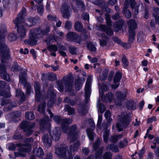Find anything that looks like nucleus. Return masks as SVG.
<instances>
[{
	"label": "nucleus",
	"mask_w": 159,
	"mask_h": 159,
	"mask_svg": "<svg viewBox=\"0 0 159 159\" xmlns=\"http://www.w3.org/2000/svg\"><path fill=\"white\" fill-rule=\"evenodd\" d=\"M102 149H100V151L97 153L95 158L96 159H100L101 158V155L102 153Z\"/></svg>",
	"instance_id": "40"
},
{
	"label": "nucleus",
	"mask_w": 159,
	"mask_h": 159,
	"mask_svg": "<svg viewBox=\"0 0 159 159\" xmlns=\"http://www.w3.org/2000/svg\"><path fill=\"white\" fill-rule=\"evenodd\" d=\"M82 16L83 19L85 20H89V15L87 13H84L82 14Z\"/></svg>",
	"instance_id": "49"
},
{
	"label": "nucleus",
	"mask_w": 159,
	"mask_h": 159,
	"mask_svg": "<svg viewBox=\"0 0 159 159\" xmlns=\"http://www.w3.org/2000/svg\"><path fill=\"white\" fill-rule=\"evenodd\" d=\"M89 121L91 126V128L87 129V133L89 139L92 140L93 139L94 134L93 131L95 128V124L92 119H90Z\"/></svg>",
	"instance_id": "11"
},
{
	"label": "nucleus",
	"mask_w": 159,
	"mask_h": 159,
	"mask_svg": "<svg viewBox=\"0 0 159 159\" xmlns=\"http://www.w3.org/2000/svg\"><path fill=\"white\" fill-rule=\"evenodd\" d=\"M23 21L22 22L20 21V23L19 22L17 26L16 25L17 27L18 34L20 37L21 39L23 38L25 35L26 31L23 25H25L28 27H31L35 24L36 19L32 18H30L25 19L24 22Z\"/></svg>",
	"instance_id": "2"
},
{
	"label": "nucleus",
	"mask_w": 159,
	"mask_h": 159,
	"mask_svg": "<svg viewBox=\"0 0 159 159\" xmlns=\"http://www.w3.org/2000/svg\"><path fill=\"white\" fill-rule=\"evenodd\" d=\"M111 141L113 142H116L117 141V137L116 136L112 137H111Z\"/></svg>",
	"instance_id": "63"
},
{
	"label": "nucleus",
	"mask_w": 159,
	"mask_h": 159,
	"mask_svg": "<svg viewBox=\"0 0 159 159\" xmlns=\"http://www.w3.org/2000/svg\"><path fill=\"white\" fill-rule=\"evenodd\" d=\"M48 20H54L56 21V17L55 16H53L51 15H48Z\"/></svg>",
	"instance_id": "46"
},
{
	"label": "nucleus",
	"mask_w": 159,
	"mask_h": 159,
	"mask_svg": "<svg viewBox=\"0 0 159 159\" xmlns=\"http://www.w3.org/2000/svg\"><path fill=\"white\" fill-rule=\"evenodd\" d=\"M102 120V116L101 115L98 116V120L97 123V126H99L101 124Z\"/></svg>",
	"instance_id": "50"
},
{
	"label": "nucleus",
	"mask_w": 159,
	"mask_h": 159,
	"mask_svg": "<svg viewBox=\"0 0 159 159\" xmlns=\"http://www.w3.org/2000/svg\"><path fill=\"white\" fill-rule=\"evenodd\" d=\"M126 17L128 18H130L131 16V13L130 11L127 10L125 12Z\"/></svg>",
	"instance_id": "55"
},
{
	"label": "nucleus",
	"mask_w": 159,
	"mask_h": 159,
	"mask_svg": "<svg viewBox=\"0 0 159 159\" xmlns=\"http://www.w3.org/2000/svg\"><path fill=\"white\" fill-rule=\"evenodd\" d=\"M38 11L40 15H42L43 12V6L42 4H40L38 5Z\"/></svg>",
	"instance_id": "28"
},
{
	"label": "nucleus",
	"mask_w": 159,
	"mask_h": 159,
	"mask_svg": "<svg viewBox=\"0 0 159 159\" xmlns=\"http://www.w3.org/2000/svg\"><path fill=\"white\" fill-rule=\"evenodd\" d=\"M69 108V109H68V113H69V114H70L73 113L74 112V109L73 108H71V107Z\"/></svg>",
	"instance_id": "61"
},
{
	"label": "nucleus",
	"mask_w": 159,
	"mask_h": 159,
	"mask_svg": "<svg viewBox=\"0 0 159 159\" xmlns=\"http://www.w3.org/2000/svg\"><path fill=\"white\" fill-rule=\"evenodd\" d=\"M60 132H58L57 134H55L52 136V138L56 141L60 139Z\"/></svg>",
	"instance_id": "36"
},
{
	"label": "nucleus",
	"mask_w": 159,
	"mask_h": 159,
	"mask_svg": "<svg viewBox=\"0 0 159 159\" xmlns=\"http://www.w3.org/2000/svg\"><path fill=\"white\" fill-rule=\"evenodd\" d=\"M66 37L68 40L71 41L76 42L79 43H80V42H78L77 40L80 38V37L75 33L69 32L66 35Z\"/></svg>",
	"instance_id": "15"
},
{
	"label": "nucleus",
	"mask_w": 159,
	"mask_h": 159,
	"mask_svg": "<svg viewBox=\"0 0 159 159\" xmlns=\"http://www.w3.org/2000/svg\"><path fill=\"white\" fill-rule=\"evenodd\" d=\"M101 27L102 29L106 32L107 35L111 36L113 35V31L110 27L103 25H101Z\"/></svg>",
	"instance_id": "17"
},
{
	"label": "nucleus",
	"mask_w": 159,
	"mask_h": 159,
	"mask_svg": "<svg viewBox=\"0 0 159 159\" xmlns=\"http://www.w3.org/2000/svg\"><path fill=\"white\" fill-rule=\"evenodd\" d=\"M106 19L107 24L109 25L111 23V20L110 18V16L108 14L105 15Z\"/></svg>",
	"instance_id": "42"
},
{
	"label": "nucleus",
	"mask_w": 159,
	"mask_h": 159,
	"mask_svg": "<svg viewBox=\"0 0 159 159\" xmlns=\"http://www.w3.org/2000/svg\"><path fill=\"white\" fill-rule=\"evenodd\" d=\"M116 0H109L108 3L111 5H113L116 4Z\"/></svg>",
	"instance_id": "58"
},
{
	"label": "nucleus",
	"mask_w": 159,
	"mask_h": 159,
	"mask_svg": "<svg viewBox=\"0 0 159 159\" xmlns=\"http://www.w3.org/2000/svg\"><path fill=\"white\" fill-rule=\"evenodd\" d=\"M26 118L30 120H33L34 118V115L33 113L32 112H28L26 113Z\"/></svg>",
	"instance_id": "26"
},
{
	"label": "nucleus",
	"mask_w": 159,
	"mask_h": 159,
	"mask_svg": "<svg viewBox=\"0 0 159 159\" xmlns=\"http://www.w3.org/2000/svg\"><path fill=\"white\" fill-rule=\"evenodd\" d=\"M71 23L70 22L67 21L65 24V27L66 29H69L71 26Z\"/></svg>",
	"instance_id": "51"
},
{
	"label": "nucleus",
	"mask_w": 159,
	"mask_h": 159,
	"mask_svg": "<svg viewBox=\"0 0 159 159\" xmlns=\"http://www.w3.org/2000/svg\"><path fill=\"white\" fill-rule=\"evenodd\" d=\"M122 143L123 144V145L121 146L122 147H124L125 146H126L128 144V141L127 140L125 139L124 140V141L122 142Z\"/></svg>",
	"instance_id": "62"
},
{
	"label": "nucleus",
	"mask_w": 159,
	"mask_h": 159,
	"mask_svg": "<svg viewBox=\"0 0 159 159\" xmlns=\"http://www.w3.org/2000/svg\"><path fill=\"white\" fill-rule=\"evenodd\" d=\"M76 129V126L75 125L72 126L70 128V131L68 134V137L69 139H70L71 142H73L74 141V139H75L78 137V134L75 131Z\"/></svg>",
	"instance_id": "8"
},
{
	"label": "nucleus",
	"mask_w": 159,
	"mask_h": 159,
	"mask_svg": "<svg viewBox=\"0 0 159 159\" xmlns=\"http://www.w3.org/2000/svg\"><path fill=\"white\" fill-rule=\"evenodd\" d=\"M153 11L152 15L153 16H154V14L155 16H157V15L159 14V8L154 7L153 8Z\"/></svg>",
	"instance_id": "39"
},
{
	"label": "nucleus",
	"mask_w": 159,
	"mask_h": 159,
	"mask_svg": "<svg viewBox=\"0 0 159 159\" xmlns=\"http://www.w3.org/2000/svg\"><path fill=\"white\" fill-rule=\"evenodd\" d=\"M34 89L35 91V93L36 95V97H37L39 95L40 93V87L39 84V83L36 82L34 86Z\"/></svg>",
	"instance_id": "24"
},
{
	"label": "nucleus",
	"mask_w": 159,
	"mask_h": 159,
	"mask_svg": "<svg viewBox=\"0 0 159 159\" xmlns=\"http://www.w3.org/2000/svg\"><path fill=\"white\" fill-rule=\"evenodd\" d=\"M5 70L6 68L4 65L1 64L0 66V74L3 79L9 81L10 79L9 75L7 74Z\"/></svg>",
	"instance_id": "14"
},
{
	"label": "nucleus",
	"mask_w": 159,
	"mask_h": 159,
	"mask_svg": "<svg viewBox=\"0 0 159 159\" xmlns=\"http://www.w3.org/2000/svg\"><path fill=\"white\" fill-rule=\"evenodd\" d=\"M109 133V131L108 130H106L104 133L103 137L105 142H106L107 140L108 136Z\"/></svg>",
	"instance_id": "37"
},
{
	"label": "nucleus",
	"mask_w": 159,
	"mask_h": 159,
	"mask_svg": "<svg viewBox=\"0 0 159 159\" xmlns=\"http://www.w3.org/2000/svg\"><path fill=\"white\" fill-rule=\"evenodd\" d=\"M114 40L117 43L120 44H122L121 43H122L121 42L120 40L119 39H118L117 38L115 37L114 39Z\"/></svg>",
	"instance_id": "64"
},
{
	"label": "nucleus",
	"mask_w": 159,
	"mask_h": 159,
	"mask_svg": "<svg viewBox=\"0 0 159 159\" xmlns=\"http://www.w3.org/2000/svg\"><path fill=\"white\" fill-rule=\"evenodd\" d=\"M54 120L57 123H59L61 121L62 122L61 126L63 128V132L65 133V129H68L67 125L70 124L72 122V120L70 119H67L62 120L58 116H55L54 117Z\"/></svg>",
	"instance_id": "4"
},
{
	"label": "nucleus",
	"mask_w": 159,
	"mask_h": 159,
	"mask_svg": "<svg viewBox=\"0 0 159 159\" xmlns=\"http://www.w3.org/2000/svg\"><path fill=\"white\" fill-rule=\"evenodd\" d=\"M33 139L31 138H30L27 139L25 143V145H22L21 144H18V146L20 147L18 151L15 153V155L16 157H25L26 153L29 152L31 150V147L28 142H32Z\"/></svg>",
	"instance_id": "3"
},
{
	"label": "nucleus",
	"mask_w": 159,
	"mask_h": 159,
	"mask_svg": "<svg viewBox=\"0 0 159 159\" xmlns=\"http://www.w3.org/2000/svg\"><path fill=\"white\" fill-rule=\"evenodd\" d=\"M33 154L39 157H41L43 155L42 149L39 148H34L33 151Z\"/></svg>",
	"instance_id": "20"
},
{
	"label": "nucleus",
	"mask_w": 159,
	"mask_h": 159,
	"mask_svg": "<svg viewBox=\"0 0 159 159\" xmlns=\"http://www.w3.org/2000/svg\"><path fill=\"white\" fill-rule=\"evenodd\" d=\"M122 62L124 66H127L129 65V62L126 58L125 57H123L122 58Z\"/></svg>",
	"instance_id": "41"
},
{
	"label": "nucleus",
	"mask_w": 159,
	"mask_h": 159,
	"mask_svg": "<svg viewBox=\"0 0 159 159\" xmlns=\"http://www.w3.org/2000/svg\"><path fill=\"white\" fill-rule=\"evenodd\" d=\"M55 153L60 157L66 158L68 159H70L71 154L69 151H66L64 148L56 149Z\"/></svg>",
	"instance_id": "6"
},
{
	"label": "nucleus",
	"mask_w": 159,
	"mask_h": 159,
	"mask_svg": "<svg viewBox=\"0 0 159 159\" xmlns=\"http://www.w3.org/2000/svg\"><path fill=\"white\" fill-rule=\"evenodd\" d=\"M129 26V38L133 39L135 36L134 30L136 28V24L134 20H130L128 23Z\"/></svg>",
	"instance_id": "7"
},
{
	"label": "nucleus",
	"mask_w": 159,
	"mask_h": 159,
	"mask_svg": "<svg viewBox=\"0 0 159 159\" xmlns=\"http://www.w3.org/2000/svg\"><path fill=\"white\" fill-rule=\"evenodd\" d=\"M0 51L7 52L8 51V49L6 45L4 44H0Z\"/></svg>",
	"instance_id": "25"
},
{
	"label": "nucleus",
	"mask_w": 159,
	"mask_h": 159,
	"mask_svg": "<svg viewBox=\"0 0 159 159\" xmlns=\"http://www.w3.org/2000/svg\"><path fill=\"white\" fill-rule=\"evenodd\" d=\"M144 103L143 101H141L139 104V108L140 109H141L143 108V107L144 105Z\"/></svg>",
	"instance_id": "60"
},
{
	"label": "nucleus",
	"mask_w": 159,
	"mask_h": 159,
	"mask_svg": "<svg viewBox=\"0 0 159 159\" xmlns=\"http://www.w3.org/2000/svg\"><path fill=\"white\" fill-rule=\"evenodd\" d=\"M156 118L155 116H154L153 117L150 118H148V123H151L156 120Z\"/></svg>",
	"instance_id": "54"
},
{
	"label": "nucleus",
	"mask_w": 159,
	"mask_h": 159,
	"mask_svg": "<svg viewBox=\"0 0 159 159\" xmlns=\"http://www.w3.org/2000/svg\"><path fill=\"white\" fill-rule=\"evenodd\" d=\"M50 30V28L48 26L43 31L40 28L31 29L30 33L29 44L31 45L36 44L38 39L42 37V35H47Z\"/></svg>",
	"instance_id": "1"
},
{
	"label": "nucleus",
	"mask_w": 159,
	"mask_h": 159,
	"mask_svg": "<svg viewBox=\"0 0 159 159\" xmlns=\"http://www.w3.org/2000/svg\"><path fill=\"white\" fill-rule=\"evenodd\" d=\"M111 154L110 153L106 152L104 155L103 159H111Z\"/></svg>",
	"instance_id": "38"
},
{
	"label": "nucleus",
	"mask_w": 159,
	"mask_h": 159,
	"mask_svg": "<svg viewBox=\"0 0 159 159\" xmlns=\"http://www.w3.org/2000/svg\"><path fill=\"white\" fill-rule=\"evenodd\" d=\"M101 39H99L101 45L103 46L106 45L107 43V37L103 34L98 35Z\"/></svg>",
	"instance_id": "18"
},
{
	"label": "nucleus",
	"mask_w": 159,
	"mask_h": 159,
	"mask_svg": "<svg viewBox=\"0 0 159 159\" xmlns=\"http://www.w3.org/2000/svg\"><path fill=\"white\" fill-rule=\"evenodd\" d=\"M155 19V20L156 23L159 25V16L158 15H157V16H155L154 14L153 16Z\"/></svg>",
	"instance_id": "56"
},
{
	"label": "nucleus",
	"mask_w": 159,
	"mask_h": 159,
	"mask_svg": "<svg viewBox=\"0 0 159 159\" xmlns=\"http://www.w3.org/2000/svg\"><path fill=\"white\" fill-rule=\"evenodd\" d=\"M88 58L90 60V61L93 63H94L97 62L98 61V59L96 58H91V57L89 56L88 57Z\"/></svg>",
	"instance_id": "48"
},
{
	"label": "nucleus",
	"mask_w": 159,
	"mask_h": 159,
	"mask_svg": "<svg viewBox=\"0 0 159 159\" xmlns=\"http://www.w3.org/2000/svg\"><path fill=\"white\" fill-rule=\"evenodd\" d=\"M25 75H26V72H25L24 73H20L19 75L20 77V82H23L24 81L25 82L26 80L25 79Z\"/></svg>",
	"instance_id": "30"
},
{
	"label": "nucleus",
	"mask_w": 159,
	"mask_h": 159,
	"mask_svg": "<svg viewBox=\"0 0 159 159\" xmlns=\"http://www.w3.org/2000/svg\"><path fill=\"white\" fill-rule=\"evenodd\" d=\"M43 142L46 146L48 147L50 146L52 143L51 140L48 138V136L47 135H45L43 138Z\"/></svg>",
	"instance_id": "22"
},
{
	"label": "nucleus",
	"mask_w": 159,
	"mask_h": 159,
	"mask_svg": "<svg viewBox=\"0 0 159 159\" xmlns=\"http://www.w3.org/2000/svg\"><path fill=\"white\" fill-rule=\"evenodd\" d=\"M82 85L78 82H76L75 84V89L76 90H79L81 88Z\"/></svg>",
	"instance_id": "47"
},
{
	"label": "nucleus",
	"mask_w": 159,
	"mask_h": 159,
	"mask_svg": "<svg viewBox=\"0 0 159 159\" xmlns=\"http://www.w3.org/2000/svg\"><path fill=\"white\" fill-rule=\"evenodd\" d=\"M99 93L100 96H101V98L102 100L103 101V97H102V93L104 91H105L107 89V87L103 85L102 86L99 85Z\"/></svg>",
	"instance_id": "21"
},
{
	"label": "nucleus",
	"mask_w": 159,
	"mask_h": 159,
	"mask_svg": "<svg viewBox=\"0 0 159 159\" xmlns=\"http://www.w3.org/2000/svg\"><path fill=\"white\" fill-rule=\"evenodd\" d=\"M122 77L121 73L119 72H116L114 77L113 81L114 84L112 85V89H115L118 87L119 86V82Z\"/></svg>",
	"instance_id": "13"
},
{
	"label": "nucleus",
	"mask_w": 159,
	"mask_h": 159,
	"mask_svg": "<svg viewBox=\"0 0 159 159\" xmlns=\"http://www.w3.org/2000/svg\"><path fill=\"white\" fill-rule=\"evenodd\" d=\"M88 48L93 51H95L96 50V48L91 43H89L87 46Z\"/></svg>",
	"instance_id": "35"
},
{
	"label": "nucleus",
	"mask_w": 159,
	"mask_h": 159,
	"mask_svg": "<svg viewBox=\"0 0 159 159\" xmlns=\"http://www.w3.org/2000/svg\"><path fill=\"white\" fill-rule=\"evenodd\" d=\"M45 104H44L42 105L39 106L38 110L40 112H43L45 109Z\"/></svg>",
	"instance_id": "44"
},
{
	"label": "nucleus",
	"mask_w": 159,
	"mask_h": 159,
	"mask_svg": "<svg viewBox=\"0 0 159 159\" xmlns=\"http://www.w3.org/2000/svg\"><path fill=\"white\" fill-rule=\"evenodd\" d=\"M21 125H22V128H24V127L28 125V122L26 121H23Z\"/></svg>",
	"instance_id": "59"
},
{
	"label": "nucleus",
	"mask_w": 159,
	"mask_h": 159,
	"mask_svg": "<svg viewBox=\"0 0 159 159\" xmlns=\"http://www.w3.org/2000/svg\"><path fill=\"white\" fill-rule=\"evenodd\" d=\"M20 52L21 53H23L24 54H27L29 52V50L27 48H25L23 50L22 49H21L20 50Z\"/></svg>",
	"instance_id": "52"
},
{
	"label": "nucleus",
	"mask_w": 159,
	"mask_h": 159,
	"mask_svg": "<svg viewBox=\"0 0 159 159\" xmlns=\"http://www.w3.org/2000/svg\"><path fill=\"white\" fill-rule=\"evenodd\" d=\"M130 122L129 120L125 118H124L122 120H120L116 124V127L119 131H121L123 127L126 126L129 124Z\"/></svg>",
	"instance_id": "10"
},
{
	"label": "nucleus",
	"mask_w": 159,
	"mask_h": 159,
	"mask_svg": "<svg viewBox=\"0 0 159 159\" xmlns=\"http://www.w3.org/2000/svg\"><path fill=\"white\" fill-rule=\"evenodd\" d=\"M110 149L114 152H117L118 151V149L116 146L114 145H111Z\"/></svg>",
	"instance_id": "43"
},
{
	"label": "nucleus",
	"mask_w": 159,
	"mask_h": 159,
	"mask_svg": "<svg viewBox=\"0 0 159 159\" xmlns=\"http://www.w3.org/2000/svg\"><path fill=\"white\" fill-rule=\"evenodd\" d=\"M8 38L10 41H12L16 40V36L15 34L11 33L8 34Z\"/></svg>",
	"instance_id": "29"
},
{
	"label": "nucleus",
	"mask_w": 159,
	"mask_h": 159,
	"mask_svg": "<svg viewBox=\"0 0 159 159\" xmlns=\"http://www.w3.org/2000/svg\"><path fill=\"white\" fill-rule=\"evenodd\" d=\"M116 95L118 102H121L126 97V93L125 92L121 93L120 92H117Z\"/></svg>",
	"instance_id": "19"
},
{
	"label": "nucleus",
	"mask_w": 159,
	"mask_h": 159,
	"mask_svg": "<svg viewBox=\"0 0 159 159\" xmlns=\"http://www.w3.org/2000/svg\"><path fill=\"white\" fill-rule=\"evenodd\" d=\"M69 50L71 54H75L76 53V48L73 47H70V48Z\"/></svg>",
	"instance_id": "45"
},
{
	"label": "nucleus",
	"mask_w": 159,
	"mask_h": 159,
	"mask_svg": "<svg viewBox=\"0 0 159 159\" xmlns=\"http://www.w3.org/2000/svg\"><path fill=\"white\" fill-rule=\"evenodd\" d=\"M54 35H50L46 40V42L47 44L51 43H53L54 41H57L58 39V37L62 36L63 33L62 32H60L55 30L53 32Z\"/></svg>",
	"instance_id": "5"
},
{
	"label": "nucleus",
	"mask_w": 159,
	"mask_h": 159,
	"mask_svg": "<svg viewBox=\"0 0 159 159\" xmlns=\"http://www.w3.org/2000/svg\"><path fill=\"white\" fill-rule=\"evenodd\" d=\"M89 78H90V77H89L88 79ZM90 86V82L88 79L87 81L85 88V97L88 99H89L91 93Z\"/></svg>",
	"instance_id": "16"
},
{
	"label": "nucleus",
	"mask_w": 159,
	"mask_h": 159,
	"mask_svg": "<svg viewBox=\"0 0 159 159\" xmlns=\"http://www.w3.org/2000/svg\"><path fill=\"white\" fill-rule=\"evenodd\" d=\"M68 81L66 83V87L67 89L68 88V87H69V88L71 89L72 87V83L69 80V79L68 78Z\"/></svg>",
	"instance_id": "53"
},
{
	"label": "nucleus",
	"mask_w": 159,
	"mask_h": 159,
	"mask_svg": "<svg viewBox=\"0 0 159 159\" xmlns=\"http://www.w3.org/2000/svg\"><path fill=\"white\" fill-rule=\"evenodd\" d=\"M48 49L50 51H56L57 50V48L56 45H50L48 46Z\"/></svg>",
	"instance_id": "31"
},
{
	"label": "nucleus",
	"mask_w": 159,
	"mask_h": 159,
	"mask_svg": "<svg viewBox=\"0 0 159 159\" xmlns=\"http://www.w3.org/2000/svg\"><path fill=\"white\" fill-rule=\"evenodd\" d=\"M0 95L6 98H9L11 96V94L9 91L7 92H2L1 91H0Z\"/></svg>",
	"instance_id": "33"
},
{
	"label": "nucleus",
	"mask_w": 159,
	"mask_h": 159,
	"mask_svg": "<svg viewBox=\"0 0 159 159\" xmlns=\"http://www.w3.org/2000/svg\"><path fill=\"white\" fill-rule=\"evenodd\" d=\"M80 145V144L79 142L77 140L74 143V146L73 147L72 146H70V152H72V151H74L76 150Z\"/></svg>",
	"instance_id": "23"
},
{
	"label": "nucleus",
	"mask_w": 159,
	"mask_h": 159,
	"mask_svg": "<svg viewBox=\"0 0 159 159\" xmlns=\"http://www.w3.org/2000/svg\"><path fill=\"white\" fill-rule=\"evenodd\" d=\"M129 2L131 7L132 8H134L135 3V1L134 0H131Z\"/></svg>",
	"instance_id": "57"
},
{
	"label": "nucleus",
	"mask_w": 159,
	"mask_h": 159,
	"mask_svg": "<svg viewBox=\"0 0 159 159\" xmlns=\"http://www.w3.org/2000/svg\"><path fill=\"white\" fill-rule=\"evenodd\" d=\"M113 98V94L111 93H109L108 95H107L106 97L105 98V99L104 100V101H106L107 102V100L108 101L110 102L112 99Z\"/></svg>",
	"instance_id": "34"
},
{
	"label": "nucleus",
	"mask_w": 159,
	"mask_h": 159,
	"mask_svg": "<svg viewBox=\"0 0 159 159\" xmlns=\"http://www.w3.org/2000/svg\"><path fill=\"white\" fill-rule=\"evenodd\" d=\"M61 11L64 18H67L70 16L71 10L66 4H64L62 6Z\"/></svg>",
	"instance_id": "9"
},
{
	"label": "nucleus",
	"mask_w": 159,
	"mask_h": 159,
	"mask_svg": "<svg viewBox=\"0 0 159 159\" xmlns=\"http://www.w3.org/2000/svg\"><path fill=\"white\" fill-rule=\"evenodd\" d=\"M26 10L25 8H22L21 11L18 15L17 18L13 21V22L16 26H17L19 22L20 23V21L22 22L23 20V17L25 15Z\"/></svg>",
	"instance_id": "12"
},
{
	"label": "nucleus",
	"mask_w": 159,
	"mask_h": 159,
	"mask_svg": "<svg viewBox=\"0 0 159 159\" xmlns=\"http://www.w3.org/2000/svg\"><path fill=\"white\" fill-rule=\"evenodd\" d=\"M75 28L77 31H81L82 30L83 27L80 22H77L75 25Z\"/></svg>",
	"instance_id": "27"
},
{
	"label": "nucleus",
	"mask_w": 159,
	"mask_h": 159,
	"mask_svg": "<svg viewBox=\"0 0 159 159\" xmlns=\"http://www.w3.org/2000/svg\"><path fill=\"white\" fill-rule=\"evenodd\" d=\"M105 116L106 119L108 120V121L109 122L112 121V119L110 118L111 116V113L109 111H107L105 113Z\"/></svg>",
	"instance_id": "32"
}]
</instances>
